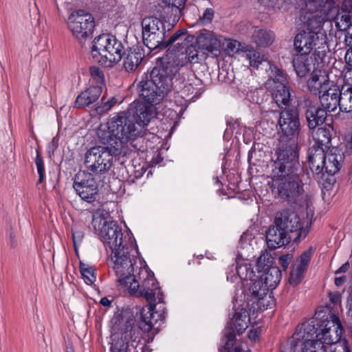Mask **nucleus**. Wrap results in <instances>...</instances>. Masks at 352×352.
Here are the masks:
<instances>
[{
  "instance_id": "obj_1",
  "label": "nucleus",
  "mask_w": 352,
  "mask_h": 352,
  "mask_svg": "<svg viewBox=\"0 0 352 352\" xmlns=\"http://www.w3.org/2000/svg\"><path fill=\"white\" fill-rule=\"evenodd\" d=\"M111 257L119 289L130 295L144 296L148 302L146 310L140 312L139 328L144 332L156 331L165 318L164 312L155 311L157 304L163 302L164 294L153 272L138 258L135 241L130 240L128 246L115 250Z\"/></svg>"
},
{
  "instance_id": "obj_2",
  "label": "nucleus",
  "mask_w": 352,
  "mask_h": 352,
  "mask_svg": "<svg viewBox=\"0 0 352 352\" xmlns=\"http://www.w3.org/2000/svg\"><path fill=\"white\" fill-rule=\"evenodd\" d=\"M276 153L277 157L272 166L271 188L276 190L281 198H294L301 192L303 186L296 146H282Z\"/></svg>"
},
{
  "instance_id": "obj_3",
  "label": "nucleus",
  "mask_w": 352,
  "mask_h": 352,
  "mask_svg": "<svg viewBox=\"0 0 352 352\" xmlns=\"http://www.w3.org/2000/svg\"><path fill=\"white\" fill-rule=\"evenodd\" d=\"M184 65V62L175 59L173 52H168L162 58L161 66L142 76L138 85L140 97L151 106L160 103L171 89L173 77Z\"/></svg>"
},
{
  "instance_id": "obj_4",
  "label": "nucleus",
  "mask_w": 352,
  "mask_h": 352,
  "mask_svg": "<svg viewBox=\"0 0 352 352\" xmlns=\"http://www.w3.org/2000/svg\"><path fill=\"white\" fill-rule=\"evenodd\" d=\"M100 141L106 146L91 148L85 154V164L89 172L100 175L108 171L113 163V156L133 151L119 135L111 132L109 126L101 124L97 129Z\"/></svg>"
},
{
  "instance_id": "obj_5",
  "label": "nucleus",
  "mask_w": 352,
  "mask_h": 352,
  "mask_svg": "<svg viewBox=\"0 0 352 352\" xmlns=\"http://www.w3.org/2000/svg\"><path fill=\"white\" fill-rule=\"evenodd\" d=\"M317 327L310 324H302L292 338L291 343L316 334V339H307L302 344V352H327V345L340 340L343 329L338 316L330 314L316 324Z\"/></svg>"
},
{
  "instance_id": "obj_6",
  "label": "nucleus",
  "mask_w": 352,
  "mask_h": 352,
  "mask_svg": "<svg viewBox=\"0 0 352 352\" xmlns=\"http://www.w3.org/2000/svg\"><path fill=\"white\" fill-rule=\"evenodd\" d=\"M155 116L153 106L138 104L132 114L122 111L111 118L107 123L111 132L116 133L133 150H140L134 142L144 134V129Z\"/></svg>"
},
{
  "instance_id": "obj_7",
  "label": "nucleus",
  "mask_w": 352,
  "mask_h": 352,
  "mask_svg": "<svg viewBox=\"0 0 352 352\" xmlns=\"http://www.w3.org/2000/svg\"><path fill=\"white\" fill-rule=\"evenodd\" d=\"M123 49L122 43L115 36L102 34L93 41L91 53L96 63L109 67L120 61Z\"/></svg>"
},
{
  "instance_id": "obj_8",
  "label": "nucleus",
  "mask_w": 352,
  "mask_h": 352,
  "mask_svg": "<svg viewBox=\"0 0 352 352\" xmlns=\"http://www.w3.org/2000/svg\"><path fill=\"white\" fill-rule=\"evenodd\" d=\"M92 223L105 248H109L111 253L122 249L125 245L128 246L130 240L135 241L129 234L123 238L122 230L118 223L114 221H108L103 215L94 217Z\"/></svg>"
},
{
  "instance_id": "obj_9",
  "label": "nucleus",
  "mask_w": 352,
  "mask_h": 352,
  "mask_svg": "<svg viewBox=\"0 0 352 352\" xmlns=\"http://www.w3.org/2000/svg\"><path fill=\"white\" fill-rule=\"evenodd\" d=\"M306 9L310 12L306 22L307 32L325 34L322 28L325 21L333 19L338 12L336 0H305Z\"/></svg>"
},
{
  "instance_id": "obj_10",
  "label": "nucleus",
  "mask_w": 352,
  "mask_h": 352,
  "mask_svg": "<svg viewBox=\"0 0 352 352\" xmlns=\"http://www.w3.org/2000/svg\"><path fill=\"white\" fill-rule=\"evenodd\" d=\"M268 79L265 88L271 93L272 98L279 108L288 109L291 104V92L286 85L287 78L283 72L276 66L267 62Z\"/></svg>"
},
{
  "instance_id": "obj_11",
  "label": "nucleus",
  "mask_w": 352,
  "mask_h": 352,
  "mask_svg": "<svg viewBox=\"0 0 352 352\" xmlns=\"http://www.w3.org/2000/svg\"><path fill=\"white\" fill-rule=\"evenodd\" d=\"M141 334L135 327L133 318H128L120 327V332L112 335L111 352H142Z\"/></svg>"
},
{
  "instance_id": "obj_12",
  "label": "nucleus",
  "mask_w": 352,
  "mask_h": 352,
  "mask_svg": "<svg viewBox=\"0 0 352 352\" xmlns=\"http://www.w3.org/2000/svg\"><path fill=\"white\" fill-rule=\"evenodd\" d=\"M144 44L150 50L166 47V30L164 23L156 17H145L142 21Z\"/></svg>"
},
{
  "instance_id": "obj_13",
  "label": "nucleus",
  "mask_w": 352,
  "mask_h": 352,
  "mask_svg": "<svg viewBox=\"0 0 352 352\" xmlns=\"http://www.w3.org/2000/svg\"><path fill=\"white\" fill-rule=\"evenodd\" d=\"M67 27L72 35L82 41L93 33L95 21L89 12L78 10L69 16Z\"/></svg>"
},
{
  "instance_id": "obj_14",
  "label": "nucleus",
  "mask_w": 352,
  "mask_h": 352,
  "mask_svg": "<svg viewBox=\"0 0 352 352\" xmlns=\"http://www.w3.org/2000/svg\"><path fill=\"white\" fill-rule=\"evenodd\" d=\"M274 224L284 230L287 234H294V241L305 237L308 232V222L306 228L302 227V223L296 212L286 209L278 212L274 218ZM310 225L311 223L309 222Z\"/></svg>"
},
{
  "instance_id": "obj_15",
  "label": "nucleus",
  "mask_w": 352,
  "mask_h": 352,
  "mask_svg": "<svg viewBox=\"0 0 352 352\" xmlns=\"http://www.w3.org/2000/svg\"><path fill=\"white\" fill-rule=\"evenodd\" d=\"M102 177L90 172L80 171L75 177L74 188L82 199L91 202L98 192V182Z\"/></svg>"
},
{
  "instance_id": "obj_16",
  "label": "nucleus",
  "mask_w": 352,
  "mask_h": 352,
  "mask_svg": "<svg viewBox=\"0 0 352 352\" xmlns=\"http://www.w3.org/2000/svg\"><path fill=\"white\" fill-rule=\"evenodd\" d=\"M227 280L231 283L239 284L241 283L243 285L252 280V278L256 276L251 268V265L248 261L239 256L236 259L235 264L229 266L226 270Z\"/></svg>"
},
{
  "instance_id": "obj_17",
  "label": "nucleus",
  "mask_w": 352,
  "mask_h": 352,
  "mask_svg": "<svg viewBox=\"0 0 352 352\" xmlns=\"http://www.w3.org/2000/svg\"><path fill=\"white\" fill-rule=\"evenodd\" d=\"M250 317L248 311L244 308L236 309L233 318L228 323L225 330L227 338L226 345H232L236 334L243 333L248 327Z\"/></svg>"
},
{
  "instance_id": "obj_18",
  "label": "nucleus",
  "mask_w": 352,
  "mask_h": 352,
  "mask_svg": "<svg viewBox=\"0 0 352 352\" xmlns=\"http://www.w3.org/2000/svg\"><path fill=\"white\" fill-rule=\"evenodd\" d=\"M278 126L284 135L298 136L300 129L298 112L294 109H285L281 111L279 113Z\"/></svg>"
},
{
  "instance_id": "obj_19",
  "label": "nucleus",
  "mask_w": 352,
  "mask_h": 352,
  "mask_svg": "<svg viewBox=\"0 0 352 352\" xmlns=\"http://www.w3.org/2000/svg\"><path fill=\"white\" fill-rule=\"evenodd\" d=\"M325 34H316L313 32L303 30L297 34L294 38V49L297 54H310L311 50L317 46L320 37Z\"/></svg>"
},
{
  "instance_id": "obj_20",
  "label": "nucleus",
  "mask_w": 352,
  "mask_h": 352,
  "mask_svg": "<svg viewBox=\"0 0 352 352\" xmlns=\"http://www.w3.org/2000/svg\"><path fill=\"white\" fill-rule=\"evenodd\" d=\"M313 251L311 248L305 251L292 265L289 282L293 286L298 285L302 280Z\"/></svg>"
},
{
  "instance_id": "obj_21",
  "label": "nucleus",
  "mask_w": 352,
  "mask_h": 352,
  "mask_svg": "<svg viewBox=\"0 0 352 352\" xmlns=\"http://www.w3.org/2000/svg\"><path fill=\"white\" fill-rule=\"evenodd\" d=\"M332 82L329 80L326 71L316 67L307 81V87L311 93L319 95Z\"/></svg>"
},
{
  "instance_id": "obj_22",
  "label": "nucleus",
  "mask_w": 352,
  "mask_h": 352,
  "mask_svg": "<svg viewBox=\"0 0 352 352\" xmlns=\"http://www.w3.org/2000/svg\"><path fill=\"white\" fill-rule=\"evenodd\" d=\"M340 90L339 87L331 83L321 94H319V99L321 105L327 111H334L339 105Z\"/></svg>"
},
{
  "instance_id": "obj_23",
  "label": "nucleus",
  "mask_w": 352,
  "mask_h": 352,
  "mask_svg": "<svg viewBox=\"0 0 352 352\" xmlns=\"http://www.w3.org/2000/svg\"><path fill=\"white\" fill-rule=\"evenodd\" d=\"M221 36L216 35L207 30H201L197 37V42L200 48L207 52H219L221 45Z\"/></svg>"
},
{
  "instance_id": "obj_24",
  "label": "nucleus",
  "mask_w": 352,
  "mask_h": 352,
  "mask_svg": "<svg viewBox=\"0 0 352 352\" xmlns=\"http://www.w3.org/2000/svg\"><path fill=\"white\" fill-rule=\"evenodd\" d=\"M305 102L307 107L305 111V117L309 128L314 129L318 126L322 124L327 117L326 111L313 104L312 102L309 100H305Z\"/></svg>"
},
{
  "instance_id": "obj_25",
  "label": "nucleus",
  "mask_w": 352,
  "mask_h": 352,
  "mask_svg": "<svg viewBox=\"0 0 352 352\" xmlns=\"http://www.w3.org/2000/svg\"><path fill=\"white\" fill-rule=\"evenodd\" d=\"M292 63L296 75L300 78L316 69L313 56L310 54H296L294 56Z\"/></svg>"
},
{
  "instance_id": "obj_26",
  "label": "nucleus",
  "mask_w": 352,
  "mask_h": 352,
  "mask_svg": "<svg viewBox=\"0 0 352 352\" xmlns=\"http://www.w3.org/2000/svg\"><path fill=\"white\" fill-rule=\"evenodd\" d=\"M261 272H258V276L263 279L264 283V287L260 290V293L267 294L270 289H274L280 283L282 273L281 271L277 267H270L266 271H263L261 274Z\"/></svg>"
},
{
  "instance_id": "obj_27",
  "label": "nucleus",
  "mask_w": 352,
  "mask_h": 352,
  "mask_svg": "<svg viewBox=\"0 0 352 352\" xmlns=\"http://www.w3.org/2000/svg\"><path fill=\"white\" fill-rule=\"evenodd\" d=\"M324 148L311 146L308 151V162L309 168L316 174L322 173L325 166L327 154Z\"/></svg>"
},
{
  "instance_id": "obj_28",
  "label": "nucleus",
  "mask_w": 352,
  "mask_h": 352,
  "mask_svg": "<svg viewBox=\"0 0 352 352\" xmlns=\"http://www.w3.org/2000/svg\"><path fill=\"white\" fill-rule=\"evenodd\" d=\"M291 237L275 224L270 227L266 234L267 246L271 249L280 248L289 243Z\"/></svg>"
},
{
  "instance_id": "obj_29",
  "label": "nucleus",
  "mask_w": 352,
  "mask_h": 352,
  "mask_svg": "<svg viewBox=\"0 0 352 352\" xmlns=\"http://www.w3.org/2000/svg\"><path fill=\"white\" fill-rule=\"evenodd\" d=\"M100 85L91 86L79 94L75 101V107L82 108L95 102L102 94Z\"/></svg>"
},
{
  "instance_id": "obj_30",
  "label": "nucleus",
  "mask_w": 352,
  "mask_h": 352,
  "mask_svg": "<svg viewBox=\"0 0 352 352\" xmlns=\"http://www.w3.org/2000/svg\"><path fill=\"white\" fill-rule=\"evenodd\" d=\"M343 157L340 153H329L327 154L324 169L329 175H334L339 171L342 166Z\"/></svg>"
},
{
  "instance_id": "obj_31",
  "label": "nucleus",
  "mask_w": 352,
  "mask_h": 352,
  "mask_svg": "<svg viewBox=\"0 0 352 352\" xmlns=\"http://www.w3.org/2000/svg\"><path fill=\"white\" fill-rule=\"evenodd\" d=\"M143 59V54L140 51L130 50L124 58L123 67L126 72L135 71Z\"/></svg>"
},
{
  "instance_id": "obj_32",
  "label": "nucleus",
  "mask_w": 352,
  "mask_h": 352,
  "mask_svg": "<svg viewBox=\"0 0 352 352\" xmlns=\"http://www.w3.org/2000/svg\"><path fill=\"white\" fill-rule=\"evenodd\" d=\"M274 39V32L267 30H255L252 34L253 41L259 47H267L271 45Z\"/></svg>"
},
{
  "instance_id": "obj_33",
  "label": "nucleus",
  "mask_w": 352,
  "mask_h": 352,
  "mask_svg": "<svg viewBox=\"0 0 352 352\" xmlns=\"http://www.w3.org/2000/svg\"><path fill=\"white\" fill-rule=\"evenodd\" d=\"M327 36L320 37L317 43V46L314 49L313 55L314 63H316V67L321 68L320 65L322 64L324 58L326 56L327 51L328 50Z\"/></svg>"
},
{
  "instance_id": "obj_34",
  "label": "nucleus",
  "mask_w": 352,
  "mask_h": 352,
  "mask_svg": "<svg viewBox=\"0 0 352 352\" xmlns=\"http://www.w3.org/2000/svg\"><path fill=\"white\" fill-rule=\"evenodd\" d=\"M338 106L342 112H352V87H343L340 91Z\"/></svg>"
},
{
  "instance_id": "obj_35",
  "label": "nucleus",
  "mask_w": 352,
  "mask_h": 352,
  "mask_svg": "<svg viewBox=\"0 0 352 352\" xmlns=\"http://www.w3.org/2000/svg\"><path fill=\"white\" fill-rule=\"evenodd\" d=\"M313 138L315 142L313 146H321L324 148L328 146L331 138L329 130L323 127L318 128L314 132Z\"/></svg>"
},
{
  "instance_id": "obj_36",
  "label": "nucleus",
  "mask_w": 352,
  "mask_h": 352,
  "mask_svg": "<svg viewBox=\"0 0 352 352\" xmlns=\"http://www.w3.org/2000/svg\"><path fill=\"white\" fill-rule=\"evenodd\" d=\"M252 278L249 282L245 283L244 286H250V292L253 298L256 300H263L267 294H261L260 290L264 287L263 279L259 276L256 278Z\"/></svg>"
},
{
  "instance_id": "obj_37",
  "label": "nucleus",
  "mask_w": 352,
  "mask_h": 352,
  "mask_svg": "<svg viewBox=\"0 0 352 352\" xmlns=\"http://www.w3.org/2000/svg\"><path fill=\"white\" fill-rule=\"evenodd\" d=\"M201 85L198 80L192 83L185 85L182 90V94L185 96H189L192 95V97L190 98V100L198 98L204 91L202 87H197Z\"/></svg>"
},
{
  "instance_id": "obj_38",
  "label": "nucleus",
  "mask_w": 352,
  "mask_h": 352,
  "mask_svg": "<svg viewBox=\"0 0 352 352\" xmlns=\"http://www.w3.org/2000/svg\"><path fill=\"white\" fill-rule=\"evenodd\" d=\"M80 271L86 284L93 285L96 280V270L93 266L80 263Z\"/></svg>"
},
{
  "instance_id": "obj_39",
  "label": "nucleus",
  "mask_w": 352,
  "mask_h": 352,
  "mask_svg": "<svg viewBox=\"0 0 352 352\" xmlns=\"http://www.w3.org/2000/svg\"><path fill=\"white\" fill-rule=\"evenodd\" d=\"M273 262L274 258L270 252L267 250L262 252L257 259V267L258 272L266 271L272 267Z\"/></svg>"
},
{
  "instance_id": "obj_40",
  "label": "nucleus",
  "mask_w": 352,
  "mask_h": 352,
  "mask_svg": "<svg viewBox=\"0 0 352 352\" xmlns=\"http://www.w3.org/2000/svg\"><path fill=\"white\" fill-rule=\"evenodd\" d=\"M244 56L249 61L250 66L254 68H258L264 60L263 56L253 48L247 50Z\"/></svg>"
},
{
  "instance_id": "obj_41",
  "label": "nucleus",
  "mask_w": 352,
  "mask_h": 352,
  "mask_svg": "<svg viewBox=\"0 0 352 352\" xmlns=\"http://www.w3.org/2000/svg\"><path fill=\"white\" fill-rule=\"evenodd\" d=\"M90 80L92 83L102 86L105 85V76L102 69L97 66H91L89 67Z\"/></svg>"
},
{
  "instance_id": "obj_42",
  "label": "nucleus",
  "mask_w": 352,
  "mask_h": 352,
  "mask_svg": "<svg viewBox=\"0 0 352 352\" xmlns=\"http://www.w3.org/2000/svg\"><path fill=\"white\" fill-rule=\"evenodd\" d=\"M116 103L117 99L115 97H111L106 100L104 96H102L101 104L96 107V111L100 114L107 113L110 111Z\"/></svg>"
},
{
  "instance_id": "obj_43",
  "label": "nucleus",
  "mask_w": 352,
  "mask_h": 352,
  "mask_svg": "<svg viewBox=\"0 0 352 352\" xmlns=\"http://www.w3.org/2000/svg\"><path fill=\"white\" fill-rule=\"evenodd\" d=\"M262 92L261 89L251 87L245 92V99L252 104H259L263 100L261 96Z\"/></svg>"
},
{
  "instance_id": "obj_44",
  "label": "nucleus",
  "mask_w": 352,
  "mask_h": 352,
  "mask_svg": "<svg viewBox=\"0 0 352 352\" xmlns=\"http://www.w3.org/2000/svg\"><path fill=\"white\" fill-rule=\"evenodd\" d=\"M336 26L339 30L342 31L346 30L349 28H352L351 17L349 14H344L340 18H338L336 21Z\"/></svg>"
},
{
  "instance_id": "obj_45",
  "label": "nucleus",
  "mask_w": 352,
  "mask_h": 352,
  "mask_svg": "<svg viewBox=\"0 0 352 352\" xmlns=\"http://www.w3.org/2000/svg\"><path fill=\"white\" fill-rule=\"evenodd\" d=\"M35 164L36 166L37 171L39 175V178L38 179V183L41 184L44 179L45 177V167L43 161L40 155V153L38 150H36V156L35 159Z\"/></svg>"
},
{
  "instance_id": "obj_46",
  "label": "nucleus",
  "mask_w": 352,
  "mask_h": 352,
  "mask_svg": "<svg viewBox=\"0 0 352 352\" xmlns=\"http://www.w3.org/2000/svg\"><path fill=\"white\" fill-rule=\"evenodd\" d=\"M72 238L74 246L76 252L78 251V247L81 244L84 239V232L81 230L74 229L72 230Z\"/></svg>"
},
{
  "instance_id": "obj_47",
  "label": "nucleus",
  "mask_w": 352,
  "mask_h": 352,
  "mask_svg": "<svg viewBox=\"0 0 352 352\" xmlns=\"http://www.w3.org/2000/svg\"><path fill=\"white\" fill-rule=\"evenodd\" d=\"M186 57L190 63H195L198 62V50L193 45L189 46L186 50Z\"/></svg>"
},
{
  "instance_id": "obj_48",
  "label": "nucleus",
  "mask_w": 352,
  "mask_h": 352,
  "mask_svg": "<svg viewBox=\"0 0 352 352\" xmlns=\"http://www.w3.org/2000/svg\"><path fill=\"white\" fill-rule=\"evenodd\" d=\"M344 87H352V67H344L343 70Z\"/></svg>"
},
{
  "instance_id": "obj_49",
  "label": "nucleus",
  "mask_w": 352,
  "mask_h": 352,
  "mask_svg": "<svg viewBox=\"0 0 352 352\" xmlns=\"http://www.w3.org/2000/svg\"><path fill=\"white\" fill-rule=\"evenodd\" d=\"M293 255L292 254H286L280 256L278 259V263L284 270H286L292 261Z\"/></svg>"
},
{
  "instance_id": "obj_50",
  "label": "nucleus",
  "mask_w": 352,
  "mask_h": 352,
  "mask_svg": "<svg viewBox=\"0 0 352 352\" xmlns=\"http://www.w3.org/2000/svg\"><path fill=\"white\" fill-rule=\"evenodd\" d=\"M186 1V0H168V5L173 8H175V12L180 14L184 7Z\"/></svg>"
},
{
  "instance_id": "obj_51",
  "label": "nucleus",
  "mask_w": 352,
  "mask_h": 352,
  "mask_svg": "<svg viewBox=\"0 0 352 352\" xmlns=\"http://www.w3.org/2000/svg\"><path fill=\"white\" fill-rule=\"evenodd\" d=\"M186 33V31L184 29L177 30L171 36V37L168 39V41H164V43H166V47L169 45H171L173 43H175L177 40L179 39L180 36L185 35Z\"/></svg>"
},
{
  "instance_id": "obj_52",
  "label": "nucleus",
  "mask_w": 352,
  "mask_h": 352,
  "mask_svg": "<svg viewBox=\"0 0 352 352\" xmlns=\"http://www.w3.org/2000/svg\"><path fill=\"white\" fill-rule=\"evenodd\" d=\"M213 16H214V11L211 8H207L204 14H203V16L201 19V22L203 23H210L213 19Z\"/></svg>"
},
{
  "instance_id": "obj_53",
  "label": "nucleus",
  "mask_w": 352,
  "mask_h": 352,
  "mask_svg": "<svg viewBox=\"0 0 352 352\" xmlns=\"http://www.w3.org/2000/svg\"><path fill=\"white\" fill-rule=\"evenodd\" d=\"M345 33V43L349 47L352 48V28L344 30Z\"/></svg>"
},
{
  "instance_id": "obj_54",
  "label": "nucleus",
  "mask_w": 352,
  "mask_h": 352,
  "mask_svg": "<svg viewBox=\"0 0 352 352\" xmlns=\"http://www.w3.org/2000/svg\"><path fill=\"white\" fill-rule=\"evenodd\" d=\"M238 45L239 43L235 40L228 39L226 41L227 50L230 51V52H233Z\"/></svg>"
},
{
  "instance_id": "obj_55",
  "label": "nucleus",
  "mask_w": 352,
  "mask_h": 352,
  "mask_svg": "<svg viewBox=\"0 0 352 352\" xmlns=\"http://www.w3.org/2000/svg\"><path fill=\"white\" fill-rule=\"evenodd\" d=\"M345 67H352V48H349L345 54Z\"/></svg>"
},
{
  "instance_id": "obj_56",
  "label": "nucleus",
  "mask_w": 352,
  "mask_h": 352,
  "mask_svg": "<svg viewBox=\"0 0 352 352\" xmlns=\"http://www.w3.org/2000/svg\"><path fill=\"white\" fill-rule=\"evenodd\" d=\"M350 265L348 261L342 264L336 272L335 274L338 275L343 273H346L349 270Z\"/></svg>"
},
{
  "instance_id": "obj_57",
  "label": "nucleus",
  "mask_w": 352,
  "mask_h": 352,
  "mask_svg": "<svg viewBox=\"0 0 352 352\" xmlns=\"http://www.w3.org/2000/svg\"><path fill=\"white\" fill-rule=\"evenodd\" d=\"M330 301L333 304H338L340 302L341 294L339 292L331 293L329 294Z\"/></svg>"
},
{
  "instance_id": "obj_58",
  "label": "nucleus",
  "mask_w": 352,
  "mask_h": 352,
  "mask_svg": "<svg viewBox=\"0 0 352 352\" xmlns=\"http://www.w3.org/2000/svg\"><path fill=\"white\" fill-rule=\"evenodd\" d=\"M346 281V276L345 275H342L340 276H336L334 280V283L337 287H340L343 285Z\"/></svg>"
},
{
  "instance_id": "obj_59",
  "label": "nucleus",
  "mask_w": 352,
  "mask_h": 352,
  "mask_svg": "<svg viewBox=\"0 0 352 352\" xmlns=\"http://www.w3.org/2000/svg\"><path fill=\"white\" fill-rule=\"evenodd\" d=\"M112 300H109L107 297H103L100 299V304L104 307H109L111 304Z\"/></svg>"
},
{
  "instance_id": "obj_60",
  "label": "nucleus",
  "mask_w": 352,
  "mask_h": 352,
  "mask_svg": "<svg viewBox=\"0 0 352 352\" xmlns=\"http://www.w3.org/2000/svg\"><path fill=\"white\" fill-rule=\"evenodd\" d=\"M252 332H251V333H250V338H253L254 340L255 341V340H256V338H255V336H252Z\"/></svg>"
},
{
  "instance_id": "obj_61",
  "label": "nucleus",
  "mask_w": 352,
  "mask_h": 352,
  "mask_svg": "<svg viewBox=\"0 0 352 352\" xmlns=\"http://www.w3.org/2000/svg\"><path fill=\"white\" fill-rule=\"evenodd\" d=\"M228 352H240V351H237L236 349H235L234 351H230Z\"/></svg>"
},
{
  "instance_id": "obj_62",
  "label": "nucleus",
  "mask_w": 352,
  "mask_h": 352,
  "mask_svg": "<svg viewBox=\"0 0 352 352\" xmlns=\"http://www.w3.org/2000/svg\"><path fill=\"white\" fill-rule=\"evenodd\" d=\"M313 323H314V321H311V323H309V324H313V325H314V326H315V324H313ZM305 324H309V323H308V322H306Z\"/></svg>"
},
{
  "instance_id": "obj_63",
  "label": "nucleus",
  "mask_w": 352,
  "mask_h": 352,
  "mask_svg": "<svg viewBox=\"0 0 352 352\" xmlns=\"http://www.w3.org/2000/svg\"><path fill=\"white\" fill-rule=\"evenodd\" d=\"M313 323H314V321H311V323H309V324H313V325H314V326H315V324H313ZM305 324H309V323H308V322H306Z\"/></svg>"
},
{
  "instance_id": "obj_64",
  "label": "nucleus",
  "mask_w": 352,
  "mask_h": 352,
  "mask_svg": "<svg viewBox=\"0 0 352 352\" xmlns=\"http://www.w3.org/2000/svg\"><path fill=\"white\" fill-rule=\"evenodd\" d=\"M345 352H350L348 348H346Z\"/></svg>"
}]
</instances>
